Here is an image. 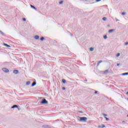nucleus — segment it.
I'll return each mask as SVG.
<instances>
[{"label":"nucleus","mask_w":128,"mask_h":128,"mask_svg":"<svg viewBox=\"0 0 128 128\" xmlns=\"http://www.w3.org/2000/svg\"><path fill=\"white\" fill-rule=\"evenodd\" d=\"M30 6H31L32 8H34V10H36V7H34V6L32 5H30Z\"/></svg>","instance_id":"nucleus-11"},{"label":"nucleus","mask_w":128,"mask_h":128,"mask_svg":"<svg viewBox=\"0 0 128 128\" xmlns=\"http://www.w3.org/2000/svg\"><path fill=\"white\" fill-rule=\"evenodd\" d=\"M80 114H82V111H80Z\"/></svg>","instance_id":"nucleus-33"},{"label":"nucleus","mask_w":128,"mask_h":128,"mask_svg":"<svg viewBox=\"0 0 128 128\" xmlns=\"http://www.w3.org/2000/svg\"><path fill=\"white\" fill-rule=\"evenodd\" d=\"M90 52H94V48H90Z\"/></svg>","instance_id":"nucleus-19"},{"label":"nucleus","mask_w":128,"mask_h":128,"mask_svg":"<svg viewBox=\"0 0 128 128\" xmlns=\"http://www.w3.org/2000/svg\"><path fill=\"white\" fill-rule=\"evenodd\" d=\"M48 126H46L45 128H48Z\"/></svg>","instance_id":"nucleus-35"},{"label":"nucleus","mask_w":128,"mask_h":128,"mask_svg":"<svg viewBox=\"0 0 128 128\" xmlns=\"http://www.w3.org/2000/svg\"><path fill=\"white\" fill-rule=\"evenodd\" d=\"M4 46H6V48H10V46L6 44H4Z\"/></svg>","instance_id":"nucleus-7"},{"label":"nucleus","mask_w":128,"mask_h":128,"mask_svg":"<svg viewBox=\"0 0 128 128\" xmlns=\"http://www.w3.org/2000/svg\"><path fill=\"white\" fill-rule=\"evenodd\" d=\"M34 38H35V40H40V36L36 35L34 36Z\"/></svg>","instance_id":"nucleus-6"},{"label":"nucleus","mask_w":128,"mask_h":128,"mask_svg":"<svg viewBox=\"0 0 128 128\" xmlns=\"http://www.w3.org/2000/svg\"><path fill=\"white\" fill-rule=\"evenodd\" d=\"M23 20L24 22H26V18H24Z\"/></svg>","instance_id":"nucleus-27"},{"label":"nucleus","mask_w":128,"mask_h":128,"mask_svg":"<svg viewBox=\"0 0 128 128\" xmlns=\"http://www.w3.org/2000/svg\"><path fill=\"white\" fill-rule=\"evenodd\" d=\"M102 115L104 116H108V114H103Z\"/></svg>","instance_id":"nucleus-25"},{"label":"nucleus","mask_w":128,"mask_h":128,"mask_svg":"<svg viewBox=\"0 0 128 128\" xmlns=\"http://www.w3.org/2000/svg\"><path fill=\"white\" fill-rule=\"evenodd\" d=\"M60 4H64V1H60V2H59Z\"/></svg>","instance_id":"nucleus-22"},{"label":"nucleus","mask_w":128,"mask_h":128,"mask_svg":"<svg viewBox=\"0 0 128 128\" xmlns=\"http://www.w3.org/2000/svg\"><path fill=\"white\" fill-rule=\"evenodd\" d=\"M122 76H128V72H125L122 74Z\"/></svg>","instance_id":"nucleus-14"},{"label":"nucleus","mask_w":128,"mask_h":128,"mask_svg":"<svg viewBox=\"0 0 128 128\" xmlns=\"http://www.w3.org/2000/svg\"><path fill=\"white\" fill-rule=\"evenodd\" d=\"M118 20H116V22H118Z\"/></svg>","instance_id":"nucleus-36"},{"label":"nucleus","mask_w":128,"mask_h":128,"mask_svg":"<svg viewBox=\"0 0 128 128\" xmlns=\"http://www.w3.org/2000/svg\"><path fill=\"white\" fill-rule=\"evenodd\" d=\"M114 29L110 30H108L109 34H110V33L112 32H114Z\"/></svg>","instance_id":"nucleus-9"},{"label":"nucleus","mask_w":128,"mask_h":128,"mask_svg":"<svg viewBox=\"0 0 128 128\" xmlns=\"http://www.w3.org/2000/svg\"><path fill=\"white\" fill-rule=\"evenodd\" d=\"M0 34H2V36H4V33L0 30Z\"/></svg>","instance_id":"nucleus-16"},{"label":"nucleus","mask_w":128,"mask_h":128,"mask_svg":"<svg viewBox=\"0 0 128 128\" xmlns=\"http://www.w3.org/2000/svg\"><path fill=\"white\" fill-rule=\"evenodd\" d=\"M18 105H13L12 107L11 108H18Z\"/></svg>","instance_id":"nucleus-4"},{"label":"nucleus","mask_w":128,"mask_h":128,"mask_svg":"<svg viewBox=\"0 0 128 128\" xmlns=\"http://www.w3.org/2000/svg\"><path fill=\"white\" fill-rule=\"evenodd\" d=\"M44 40V37H42V38H40V40H42H42Z\"/></svg>","instance_id":"nucleus-21"},{"label":"nucleus","mask_w":128,"mask_h":128,"mask_svg":"<svg viewBox=\"0 0 128 128\" xmlns=\"http://www.w3.org/2000/svg\"><path fill=\"white\" fill-rule=\"evenodd\" d=\"M40 104L46 105L48 104V102L46 98H43Z\"/></svg>","instance_id":"nucleus-1"},{"label":"nucleus","mask_w":128,"mask_h":128,"mask_svg":"<svg viewBox=\"0 0 128 128\" xmlns=\"http://www.w3.org/2000/svg\"><path fill=\"white\" fill-rule=\"evenodd\" d=\"M99 128H106V126H104V125L100 126H99Z\"/></svg>","instance_id":"nucleus-18"},{"label":"nucleus","mask_w":128,"mask_h":128,"mask_svg":"<svg viewBox=\"0 0 128 128\" xmlns=\"http://www.w3.org/2000/svg\"><path fill=\"white\" fill-rule=\"evenodd\" d=\"M80 122H86L88 120V118L86 117H79Z\"/></svg>","instance_id":"nucleus-2"},{"label":"nucleus","mask_w":128,"mask_h":128,"mask_svg":"<svg viewBox=\"0 0 128 128\" xmlns=\"http://www.w3.org/2000/svg\"><path fill=\"white\" fill-rule=\"evenodd\" d=\"M122 16H124V15L126 14V12H122Z\"/></svg>","instance_id":"nucleus-26"},{"label":"nucleus","mask_w":128,"mask_h":128,"mask_svg":"<svg viewBox=\"0 0 128 128\" xmlns=\"http://www.w3.org/2000/svg\"><path fill=\"white\" fill-rule=\"evenodd\" d=\"M36 82H34L32 84L31 86H36Z\"/></svg>","instance_id":"nucleus-8"},{"label":"nucleus","mask_w":128,"mask_h":128,"mask_svg":"<svg viewBox=\"0 0 128 128\" xmlns=\"http://www.w3.org/2000/svg\"><path fill=\"white\" fill-rule=\"evenodd\" d=\"M62 82H63V84H66V79H62Z\"/></svg>","instance_id":"nucleus-12"},{"label":"nucleus","mask_w":128,"mask_h":128,"mask_svg":"<svg viewBox=\"0 0 128 128\" xmlns=\"http://www.w3.org/2000/svg\"><path fill=\"white\" fill-rule=\"evenodd\" d=\"M62 90H66V88H65L64 87H62Z\"/></svg>","instance_id":"nucleus-28"},{"label":"nucleus","mask_w":128,"mask_h":128,"mask_svg":"<svg viewBox=\"0 0 128 128\" xmlns=\"http://www.w3.org/2000/svg\"><path fill=\"white\" fill-rule=\"evenodd\" d=\"M107 38H108V36H106V35H105L104 36V40H106Z\"/></svg>","instance_id":"nucleus-17"},{"label":"nucleus","mask_w":128,"mask_h":128,"mask_svg":"<svg viewBox=\"0 0 128 128\" xmlns=\"http://www.w3.org/2000/svg\"><path fill=\"white\" fill-rule=\"evenodd\" d=\"M124 122V121H123V122Z\"/></svg>","instance_id":"nucleus-38"},{"label":"nucleus","mask_w":128,"mask_h":128,"mask_svg":"<svg viewBox=\"0 0 128 128\" xmlns=\"http://www.w3.org/2000/svg\"><path fill=\"white\" fill-rule=\"evenodd\" d=\"M94 4V2H92V4Z\"/></svg>","instance_id":"nucleus-37"},{"label":"nucleus","mask_w":128,"mask_h":128,"mask_svg":"<svg viewBox=\"0 0 128 128\" xmlns=\"http://www.w3.org/2000/svg\"><path fill=\"white\" fill-rule=\"evenodd\" d=\"M94 94H98V91L95 92Z\"/></svg>","instance_id":"nucleus-32"},{"label":"nucleus","mask_w":128,"mask_h":128,"mask_svg":"<svg viewBox=\"0 0 128 128\" xmlns=\"http://www.w3.org/2000/svg\"><path fill=\"white\" fill-rule=\"evenodd\" d=\"M102 0H96V2H100Z\"/></svg>","instance_id":"nucleus-29"},{"label":"nucleus","mask_w":128,"mask_h":128,"mask_svg":"<svg viewBox=\"0 0 128 128\" xmlns=\"http://www.w3.org/2000/svg\"><path fill=\"white\" fill-rule=\"evenodd\" d=\"M120 56V54L118 53V54H116V56L118 57V56Z\"/></svg>","instance_id":"nucleus-23"},{"label":"nucleus","mask_w":128,"mask_h":128,"mask_svg":"<svg viewBox=\"0 0 128 128\" xmlns=\"http://www.w3.org/2000/svg\"><path fill=\"white\" fill-rule=\"evenodd\" d=\"M128 42H126L125 43V46H128Z\"/></svg>","instance_id":"nucleus-30"},{"label":"nucleus","mask_w":128,"mask_h":128,"mask_svg":"<svg viewBox=\"0 0 128 128\" xmlns=\"http://www.w3.org/2000/svg\"><path fill=\"white\" fill-rule=\"evenodd\" d=\"M127 116H128V114L127 115Z\"/></svg>","instance_id":"nucleus-39"},{"label":"nucleus","mask_w":128,"mask_h":128,"mask_svg":"<svg viewBox=\"0 0 128 128\" xmlns=\"http://www.w3.org/2000/svg\"><path fill=\"white\" fill-rule=\"evenodd\" d=\"M126 94L128 96V92L126 93Z\"/></svg>","instance_id":"nucleus-34"},{"label":"nucleus","mask_w":128,"mask_h":128,"mask_svg":"<svg viewBox=\"0 0 128 128\" xmlns=\"http://www.w3.org/2000/svg\"><path fill=\"white\" fill-rule=\"evenodd\" d=\"M26 86H30V81H28L26 83Z\"/></svg>","instance_id":"nucleus-13"},{"label":"nucleus","mask_w":128,"mask_h":128,"mask_svg":"<svg viewBox=\"0 0 128 128\" xmlns=\"http://www.w3.org/2000/svg\"><path fill=\"white\" fill-rule=\"evenodd\" d=\"M103 74H108V70H106L103 72Z\"/></svg>","instance_id":"nucleus-15"},{"label":"nucleus","mask_w":128,"mask_h":128,"mask_svg":"<svg viewBox=\"0 0 128 128\" xmlns=\"http://www.w3.org/2000/svg\"><path fill=\"white\" fill-rule=\"evenodd\" d=\"M13 73H14V74H18V70H15L13 71Z\"/></svg>","instance_id":"nucleus-5"},{"label":"nucleus","mask_w":128,"mask_h":128,"mask_svg":"<svg viewBox=\"0 0 128 128\" xmlns=\"http://www.w3.org/2000/svg\"><path fill=\"white\" fill-rule=\"evenodd\" d=\"M102 60L99 61L97 64L98 66H100V64H102Z\"/></svg>","instance_id":"nucleus-10"},{"label":"nucleus","mask_w":128,"mask_h":128,"mask_svg":"<svg viewBox=\"0 0 128 128\" xmlns=\"http://www.w3.org/2000/svg\"><path fill=\"white\" fill-rule=\"evenodd\" d=\"M102 20H104V22H106V18L104 17V18H102Z\"/></svg>","instance_id":"nucleus-20"},{"label":"nucleus","mask_w":128,"mask_h":128,"mask_svg":"<svg viewBox=\"0 0 128 128\" xmlns=\"http://www.w3.org/2000/svg\"><path fill=\"white\" fill-rule=\"evenodd\" d=\"M105 118H106V120H107V121L110 120V118H108L106 117H105Z\"/></svg>","instance_id":"nucleus-24"},{"label":"nucleus","mask_w":128,"mask_h":128,"mask_svg":"<svg viewBox=\"0 0 128 128\" xmlns=\"http://www.w3.org/2000/svg\"><path fill=\"white\" fill-rule=\"evenodd\" d=\"M2 70H3V72H6V73H8V72H10L8 69L6 68H2Z\"/></svg>","instance_id":"nucleus-3"},{"label":"nucleus","mask_w":128,"mask_h":128,"mask_svg":"<svg viewBox=\"0 0 128 128\" xmlns=\"http://www.w3.org/2000/svg\"><path fill=\"white\" fill-rule=\"evenodd\" d=\"M120 64H117V66H120Z\"/></svg>","instance_id":"nucleus-31"}]
</instances>
